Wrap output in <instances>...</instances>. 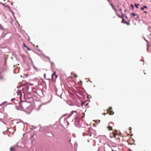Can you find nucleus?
<instances>
[{"label": "nucleus", "mask_w": 151, "mask_h": 151, "mask_svg": "<svg viewBox=\"0 0 151 151\" xmlns=\"http://www.w3.org/2000/svg\"><path fill=\"white\" fill-rule=\"evenodd\" d=\"M24 104L23 102H21L19 104V106L21 108V109H24L23 105Z\"/></svg>", "instance_id": "0eeeda50"}, {"label": "nucleus", "mask_w": 151, "mask_h": 151, "mask_svg": "<svg viewBox=\"0 0 151 151\" xmlns=\"http://www.w3.org/2000/svg\"><path fill=\"white\" fill-rule=\"evenodd\" d=\"M78 77L77 75L76 74H74V77H75L76 78L77 77Z\"/></svg>", "instance_id": "a211bd4d"}, {"label": "nucleus", "mask_w": 151, "mask_h": 151, "mask_svg": "<svg viewBox=\"0 0 151 151\" xmlns=\"http://www.w3.org/2000/svg\"><path fill=\"white\" fill-rule=\"evenodd\" d=\"M110 5L111 6L112 9H113L115 11V12H116L117 11V10H116V8L112 4H111Z\"/></svg>", "instance_id": "1a4fd4ad"}, {"label": "nucleus", "mask_w": 151, "mask_h": 151, "mask_svg": "<svg viewBox=\"0 0 151 151\" xmlns=\"http://www.w3.org/2000/svg\"><path fill=\"white\" fill-rule=\"evenodd\" d=\"M119 11L121 12H122V9H119Z\"/></svg>", "instance_id": "412c9836"}, {"label": "nucleus", "mask_w": 151, "mask_h": 151, "mask_svg": "<svg viewBox=\"0 0 151 151\" xmlns=\"http://www.w3.org/2000/svg\"><path fill=\"white\" fill-rule=\"evenodd\" d=\"M52 78L53 79L55 80L58 77V76L56 74L55 72L54 73L52 76Z\"/></svg>", "instance_id": "39448f33"}, {"label": "nucleus", "mask_w": 151, "mask_h": 151, "mask_svg": "<svg viewBox=\"0 0 151 151\" xmlns=\"http://www.w3.org/2000/svg\"><path fill=\"white\" fill-rule=\"evenodd\" d=\"M73 111L75 112H77L76 111Z\"/></svg>", "instance_id": "a878e982"}, {"label": "nucleus", "mask_w": 151, "mask_h": 151, "mask_svg": "<svg viewBox=\"0 0 151 151\" xmlns=\"http://www.w3.org/2000/svg\"><path fill=\"white\" fill-rule=\"evenodd\" d=\"M15 150L14 148L12 147L10 148V151H14Z\"/></svg>", "instance_id": "f8f14e48"}, {"label": "nucleus", "mask_w": 151, "mask_h": 151, "mask_svg": "<svg viewBox=\"0 0 151 151\" xmlns=\"http://www.w3.org/2000/svg\"><path fill=\"white\" fill-rule=\"evenodd\" d=\"M0 29L1 30H3L4 29L3 27L1 24H0Z\"/></svg>", "instance_id": "ddd939ff"}, {"label": "nucleus", "mask_w": 151, "mask_h": 151, "mask_svg": "<svg viewBox=\"0 0 151 151\" xmlns=\"http://www.w3.org/2000/svg\"><path fill=\"white\" fill-rule=\"evenodd\" d=\"M134 5L137 8H138V6L139 5V4H134Z\"/></svg>", "instance_id": "4468645a"}, {"label": "nucleus", "mask_w": 151, "mask_h": 151, "mask_svg": "<svg viewBox=\"0 0 151 151\" xmlns=\"http://www.w3.org/2000/svg\"><path fill=\"white\" fill-rule=\"evenodd\" d=\"M144 8L147 9V7L146 6H144L143 7L141 8V9L142 10H144Z\"/></svg>", "instance_id": "9d476101"}, {"label": "nucleus", "mask_w": 151, "mask_h": 151, "mask_svg": "<svg viewBox=\"0 0 151 151\" xmlns=\"http://www.w3.org/2000/svg\"><path fill=\"white\" fill-rule=\"evenodd\" d=\"M4 79V77L2 75H0V80H2Z\"/></svg>", "instance_id": "dca6fc26"}, {"label": "nucleus", "mask_w": 151, "mask_h": 151, "mask_svg": "<svg viewBox=\"0 0 151 151\" xmlns=\"http://www.w3.org/2000/svg\"><path fill=\"white\" fill-rule=\"evenodd\" d=\"M144 13H147V12H145V11H144Z\"/></svg>", "instance_id": "393cba45"}, {"label": "nucleus", "mask_w": 151, "mask_h": 151, "mask_svg": "<svg viewBox=\"0 0 151 151\" xmlns=\"http://www.w3.org/2000/svg\"><path fill=\"white\" fill-rule=\"evenodd\" d=\"M107 128L109 130H112V127H111V126H109L107 127Z\"/></svg>", "instance_id": "9b49d317"}, {"label": "nucleus", "mask_w": 151, "mask_h": 151, "mask_svg": "<svg viewBox=\"0 0 151 151\" xmlns=\"http://www.w3.org/2000/svg\"><path fill=\"white\" fill-rule=\"evenodd\" d=\"M83 136L90 137L91 136L92 132L91 129H88V130L86 132H83Z\"/></svg>", "instance_id": "f257e3e1"}, {"label": "nucleus", "mask_w": 151, "mask_h": 151, "mask_svg": "<svg viewBox=\"0 0 151 151\" xmlns=\"http://www.w3.org/2000/svg\"><path fill=\"white\" fill-rule=\"evenodd\" d=\"M129 130H131L132 129L130 127H129Z\"/></svg>", "instance_id": "b1692460"}, {"label": "nucleus", "mask_w": 151, "mask_h": 151, "mask_svg": "<svg viewBox=\"0 0 151 151\" xmlns=\"http://www.w3.org/2000/svg\"><path fill=\"white\" fill-rule=\"evenodd\" d=\"M112 108L111 107H109V110L108 111V112L109 113V114L110 115H113L114 114V112L112 110Z\"/></svg>", "instance_id": "7ed1b4c3"}, {"label": "nucleus", "mask_w": 151, "mask_h": 151, "mask_svg": "<svg viewBox=\"0 0 151 151\" xmlns=\"http://www.w3.org/2000/svg\"><path fill=\"white\" fill-rule=\"evenodd\" d=\"M118 16H119V17H120L121 18H122V22L124 23H125V24H126L127 25H129V22H127L126 21H125L123 18L122 17H119V14L118 15Z\"/></svg>", "instance_id": "20e7f679"}, {"label": "nucleus", "mask_w": 151, "mask_h": 151, "mask_svg": "<svg viewBox=\"0 0 151 151\" xmlns=\"http://www.w3.org/2000/svg\"><path fill=\"white\" fill-rule=\"evenodd\" d=\"M82 83V81L81 80L80 81V82H78V83L79 84H81Z\"/></svg>", "instance_id": "f3484780"}, {"label": "nucleus", "mask_w": 151, "mask_h": 151, "mask_svg": "<svg viewBox=\"0 0 151 151\" xmlns=\"http://www.w3.org/2000/svg\"><path fill=\"white\" fill-rule=\"evenodd\" d=\"M128 151H132L130 149H128Z\"/></svg>", "instance_id": "5701e85b"}, {"label": "nucleus", "mask_w": 151, "mask_h": 151, "mask_svg": "<svg viewBox=\"0 0 151 151\" xmlns=\"http://www.w3.org/2000/svg\"><path fill=\"white\" fill-rule=\"evenodd\" d=\"M17 95L19 96V98L21 100L22 96V94L21 91H18L17 92Z\"/></svg>", "instance_id": "423d86ee"}, {"label": "nucleus", "mask_w": 151, "mask_h": 151, "mask_svg": "<svg viewBox=\"0 0 151 151\" xmlns=\"http://www.w3.org/2000/svg\"><path fill=\"white\" fill-rule=\"evenodd\" d=\"M131 6L133 8H134V6L132 4H131Z\"/></svg>", "instance_id": "4be33fe9"}, {"label": "nucleus", "mask_w": 151, "mask_h": 151, "mask_svg": "<svg viewBox=\"0 0 151 151\" xmlns=\"http://www.w3.org/2000/svg\"><path fill=\"white\" fill-rule=\"evenodd\" d=\"M23 45L24 47H27V46L25 45V44L24 43L23 44Z\"/></svg>", "instance_id": "6ab92c4d"}, {"label": "nucleus", "mask_w": 151, "mask_h": 151, "mask_svg": "<svg viewBox=\"0 0 151 151\" xmlns=\"http://www.w3.org/2000/svg\"><path fill=\"white\" fill-rule=\"evenodd\" d=\"M117 132V131H116L115 132H113L112 133L110 134V136L111 137H114L115 138H118V139L119 140H120V138H116V136H117V133H116V132Z\"/></svg>", "instance_id": "f03ea898"}, {"label": "nucleus", "mask_w": 151, "mask_h": 151, "mask_svg": "<svg viewBox=\"0 0 151 151\" xmlns=\"http://www.w3.org/2000/svg\"><path fill=\"white\" fill-rule=\"evenodd\" d=\"M3 117H4L3 114L2 113L0 112V121L1 120V119L3 118Z\"/></svg>", "instance_id": "6e6552de"}, {"label": "nucleus", "mask_w": 151, "mask_h": 151, "mask_svg": "<svg viewBox=\"0 0 151 151\" xmlns=\"http://www.w3.org/2000/svg\"><path fill=\"white\" fill-rule=\"evenodd\" d=\"M26 48H27V49L28 50H31V49L29 48L27 46V47H26Z\"/></svg>", "instance_id": "aec40b11"}, {"label": "nucleus", "mask_w": 151, "mask_h": 151, "mask_svg": "<svg viewBox=\"0 0 151 151\" xmlns=\"http://www.w3.org/2000/svg\"><path fill=\"white\" fill-rule=\"evenodd\" d=\"M132 15H133V16H136L137 15V17H138V15H137V14H135L134 13H132Z\"/></svg>", "instance_id": "2eb2a0df"}]
</instances>
